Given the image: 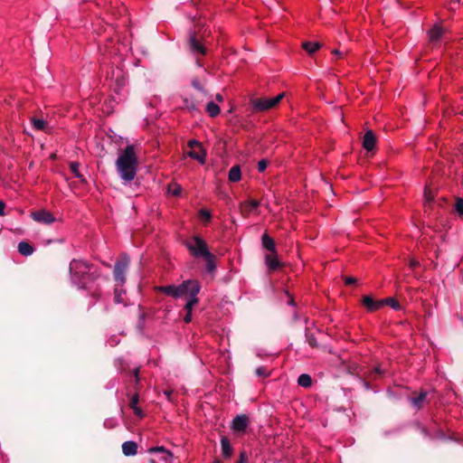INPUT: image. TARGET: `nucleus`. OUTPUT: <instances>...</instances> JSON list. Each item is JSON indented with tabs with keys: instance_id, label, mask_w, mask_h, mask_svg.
Instances as JSON below:
<instances>
[{
	"instance_id": "33",
	"label": "nucleus",
	"mask_w": 463,
	"mask_h": 463,
	"mask_svg": "<svg viewBox=\"0 0 463 463\" xmlns=\"http://www.w3.org/2000/svg\"><path fill=\"white\" fill-rule=\"evenodd\" d=\"M255 373L259 377H268L269 375V372L266 366L258 367L255 371Z\"/></svg>"
},
{
	"instance_id": "38",
	"label": "nucleus",
	"mask_w": 463,
	"mask_h": 463,
	"mask_svg": "<svg viewBox=\"0 0 463 463\" xmlns=\"http://www.w3.org/2000/svg\"><path fill=\"white\" fill-rule=\"evenodd\" d=\"M139 402L138 394H134L129 402L130 408L137 406V403Z\"/></svg>"
},
{
	"instance_id": "53",
	"label": "nucleus",
	"mask_w": 463,
	"mask_h": 463,
	"mask_svg": "<svg viewBox=\"0 0 463 463\" xmlns=\"http://www.w3.org/2000/svg\"><path fill=\"white\" fill-rule=\"evenodd\" d=\"M148 462H149V463H156V460H155V459H153V458H150Z\"/></svg>"
},
{
	"instance_id": "9",
	"label": "nucleus",
	"mask_w": 463,
	"mask_h": 463,
	"mask_svg": "<svg viewBox=\"0 0 463 463\" xmlns=\"http://www.w3.org/2000/svg\"><path fill=\"white\" fill-rule=\"evenodd\" d=\"M201 285L198 280H195L192 283V286L188 288L185 295L189 296V299L184 306V309L188 313H192L193 307L199 302L197 298L198 293L200 292Z\"/></svg>"
},
{
	"instance_id": "11",
	"label": "nucleus",
	"mask_w": 463,
	"mask_h": 463,
	"mask_svg": "<svg viewBox=\"0 0 463 463\" xmlns=\"http://www.w3.org/2000/svg\"><path fill=\"white\" fill-rule=\"evenodd\" d=\"M31 217L33 221L43 224H52L55 221L54 216L45 210L32 212Z\"/></svg>"
},
{
	"instance_id": "18",
	"label": "nucleus",
	"mask_w": 463,
	"mask_h": 463,
	"mask_svg": "<svg viewBox=\"0 0 463 463\" xmlns=\"http://www.w3.org/2000/svg\"><path fill=\"white\" fill-rule=\"evenodd\" d=\"M221 449L224 458H230L232 456L233 449L226 436H222L221 439Z\"/></svg>"
},
{
	"instance_id": "22",
	"label": "nucleus",
	"mask_w": 463,
	"mask_h": 463,
	"mask_svg": "<svg viewBox=\"0 0 463 463\" xmlns=\"http://www.w3.org/2000/svg\"><path fill=\"white\" fill-rule=\"evenodd\" d=\"M31 123L36 130L46 131L48 123L43 118H31Z\"/></svg>"
},
{
	"instance_id": "31",
	"label": "nucleus",
	"mask_w": 463,
	"mask_h": 463,
	"mask_svg": "<svg viewBox=\"0 0 463 463\" xmlns=\"http://www.w3.org/2000/svg\"><path fill=\"white\" fill-rule=\"evenodd\" d=\"M307 342L311 347H317V341L313 334H310L307 330L306 331Z\"/></svg>"
},
{
	"instance_id": "55",
	"label": "nucleus",
	"mask_w": 463,
	"mask_h": 463,
	"mask_svg": "<svg viewBox=\"0 0 463 463\" xmlns=\"http://www.w3.org/2000/svg\"><path fill=\"white\" fill-rule=\"evenodd\" d=\"M451 2H453V3H459L460 0H451Z\"/></svg>"
},
{
	"instance_id": "46",
	"label": "nucleus",
	"mask_w": 463,
	"mask_h": 463,
	"mask_svg": "<svg viewBox=\"0 0 463 463\" xmlns=\"http://www.w3.org/2000/svg\"><path fill=\"white\" fill-rule=\"evenodd\" d=\"M332 53H333L334 55H336V56H337V57H339V58H341V57L343 56L342 52H340L337 49H334V50L332 51Z\"/></svg>"
},
{
	"instance_id": "40",
	"label": "nucleus",
	"mask_w": 463,
	"mask_h": 463,
	"mask_svg": "<svg viewBox=\"0 0 463 463\" xmlns=\"http://www.w3.org/2000/svg\"><path fill=\"white\" fill-rule=\"evenodd\" d=\"M345 285H353L356 283V279L354 277H344Z\"/></svg>"
},
{
	"instance_id": "3",
	"label": "nucleus",
	"mask_w": 463,
	"mask_h": 463,
	"mask_svg": "<svg viewBox=\"0 0 463 463\" xmlns=\"http://www.w3.org/2000/svg\"><path fill=\"white\" fill-rule=\"evenodd\" d=\"M261 245L264 249L269 251L265 255V263L269 269L275 271L282 267V263L278 259V252L276 250V242L267 232L261 236Z\"/></svg>"
},
{
	"instance_id": "52",
	"label": "nucleus",
	"mask_w": 463,
	"mask_h": 463,
	"mask_svg": "<svg viewBox=\"0 0 463 463\" xmlns=\"http://www.w3.org/2000/svg\"><path fill=\"white\" fill-rule=\"evenodd\" d=\"M375 372H376L378 374H381V373H382V371H381L379 368H375Z\"/></svg>"
},
{
	"instance_id": "36",
	"label": "nucleus",
	"mask_w": 463,
	"mask_h": 463,
	"mask_svg": "<svg viewBox=\"0 0 463 463\" xmlns=\"http://www.w3.org/2000/svg\"><path fill=\"white\" fill-rule=\"evenodd\" d=\"M268 160L262 159L258 163V170L259 172H264L268 165Z\"/></svg>"
},
{
	"instance_id": "50",
	"label": "nucleus",
	"mask_w": 463,
	"mask_h": 463,
	"mask_svg": "<svg viewBox=\"0 0 463 463\" xmlns=\"http://www.w3.org/2000/svg\"><path fill=\"white\" fill-rule=\"evenodd\" d=\"M173 458V457H166V455H165V454H163V456H162V459H163L164 461H165V462H166L169 458Z\"/></svg>"
},
{
	"instance_id": "48",
	"label": "nucleus",
	"mask_w": 463,
	"mask_h": 463,
	"mask_svg": "<svg viewBox=\"0 0 463 463\" xmlns=\"http://www.w3.org/2000/svg\"><path fill=\"white\" fill-rule=\"evenodd\" d=\"M216 99H217L218 101H222V100H223V98H222V96L220 93H218V94L216 95Z\"/></svg>"
},
{
	"instance_id": "4",
	"label": "nucleus",
	"mask_w": 463,
	"mask_h": 463,
	"mask_svg": "<svg viewBox=\"0 0 463 463\" xmlns=\"http://www.w3.org/2000/svg\"><path fill=\"white\" fill-rule=\"evenodd\" d=\"M284 97L285 93L282 92L273 98L262 97L251 99L250 104L252 108V112H264L276 108Z\"/></svg>"
},
{
	"instance_id": "37",
	"label": "nucleus",
	"mask_w": 463,
	"mask_h": 463,
	"mask_svg": "<svg viewBox=\"0 0 463 463\" xmlns=\"http://www.w3.org/2000/svg\"><path fill=\"white\" fill-rule=\"evenodd\" d=\"M236 463H248V455L245 450L241 451L240 458Z\"/></svg>"
},
{
	"instance_id": "1",
	"label": "nucleus",
	"mask_w": 463,
	"mask_h": 463,
	"mask_svg": "<svg viewBox=\"0 0 463 463\" xmlns=\"http://www.w3.org/2000/svg\"><path fill=\"white\" fill-rule=\"evenodd\" d=\"M138 158L136 154L135 146L128 145L120 151L116 161L117 171L122 180L130 182L137 175Z\"/></svg>"
},
{
	"instance_id": "24",
	"label": "nucleus",
	"mask_w": 463,
	"mask_h": 463,
	"mask_svg": "<svg viewBox=\"0 0 463 463\" xmlns=\"http://www.w3.org/2000/svg\"><path fill=\"white\" fill-rule=\"evenodd\" d=\"M298 383L304 388H309L312 385V378L307 373H302L298 378Z\"/></svg>"
},
{
	"instance_id": "35",
	"label": "nucleus",
	"mask_w": 463,
	"mask_h": 463,
	"mask_svg": "<svg viewBox=\"0 0 463 463\" xmlns=\"http://www.w3.org/2000/svg\"><path fill=\"white\" fill-rule=\"evenodd\" d=\"M199 214L201 219L206 222H209L212 219L211 213L205 209H201Z\"/></svg>"
},
{
	"instance_id": "8",
	"label": "nucleus",
	"mask_w": 463,
	"mask_h": 463,
	"mask_svg": "<svg viewBox=\"0 0 463 463\" xmlns=\"http://www.w3.org/2000/svg\"><path fill=\"white\" fill-rule=\"evenodd\" d=\"M188 146L190 147V151H188L186 155L201 164H204L206 152L203 148L202 144L195 139H191L188 141Z\"/></svg>"
},
{
	"instance_id": "19",
	"label": "nucleus",
	"mask_w": 463,
	"mask_h": 463,
	"mask_svg": "<svg viewBox=\"0 0 463 463\" xmlns=\"http://www.w3.org/2000/svg\"><path fill=\"white\" fill-rule=\"evenodd\" d=\"M121 448H122V453L126 457H129V456L137 455L138 446H137V442L129 440V441H125L122 444Z\"/></svg>"
},
{
	"instance_id": "27",
	"label": "nucleus",
	"mask_w": 463,
	"mask_h": 463,
	"mask_svg": "<svg viewBox=\"0 0 463 463\" xmlns=\"http://www.w3.org/2000/svg\"><path fill=\"white\" fill-rule=\"evenodd\" d=\"M79 163L77 162H71L70 163V169L71 171L73 173L74 176L78 179H80V181L81 183H85L86 182V179L83 177V175L80 173L79 171Z\"/></svg>"
},
{
	"instance_id": "13",
	"label": "nucleus",
	"mask_w": 463,
	"mask_h": 463,
	"mask_svg": "<svg viewBox=\"0 0 463 463\" xmlns=\"http://www.w3.org/2000/svg\"><path fill=\"white\" fill-rule=\"evenodd\" d=\"M189 46L190 50L194 53H200L202 55H205L207 52V49L201 43L195 33L190 36Z\"/></svg>"
},
{
	"instance_id": "39",
	"label": "nucleus",
	"mask_w": 463,
	"mask_h": 463,
	"mask_svg": "<svg viewBox=\"0 0 463 463\" xmlns=\"http://www.w3.org/2000/svg\"><path fill=\"white\" fill-rule=\"evenodd\" d=\"M424 196L428 202L432 201L434 198V195L431 194V191L429 190L428 188H425Z\"/></svg>"
},
{
	"instance_id": "56",
	"label": "nucleus",
	"mask_w": 463,
	"mask_h": 463,
	"mask_svg": "<svg viewBox=\"0 0 463 463\" xmlns=\"http://www.w3.org/2000/svg\"><path fill=\"white\" fill-rule=\"evenodd\" d=\"M288 303H289L290 305H293V303H294L293 299L291 298V299L288 301Z\"/></svg>"
},
{
	"instance_id": "29",
	"label": "nucleus",
	"mask_w": 463,
	"mask_h": 463,
	"mask_svg": "<svg viewBox=\"0 0 463 463\" xmlns=\"http://www.w3.org/2000/svg\"><path fill=\"white\" fill-rule=\"evenodd\" d=\"M149 453L161 452L162 454L166 455V457H173V454L167 450L165 447H153L148 449Z\"/></svg>"
},
{
	"instance_id": "54",
	"label": "nucleus",
	"mask_w": 463,
	"mask_h": 463,
	"mask_svg": "<svg viewBox=\"0 0 463 463\" xmlns=\"http://www.w3.org/2000/svg\"><path fill=\"white\" fill-rule=\"evenodd\" d=\"M213 463H222L220 459H215Z\"/></svg>"
},
{
	"instance_id": "25",
	"label": "nucleus",
	"mask_w": 463,
	"mask_h": 463,
	"mask_svg": "<svg viewBox=\"0 0 463 463\" xmlns=\"http://www.w3.org/2000/svg\"><path fill=\"white\" fill-rule=\"evenodd\" d=\"M206 111L210 117L214 118L220 114V107L213 101H210L206 105Z\"/></svg>"
},
{
	"instance_id": "16",
	"label": "nucleus",
	"mask_w": 463,
	"mask_h": 463,
	"mask_svg": "<svg viewBox=\"0 0 463 463\" xmlns=\"http://www.w3.org/2000/svg\"><path fill=\"white\" fill-rule=\"evenodd\" d=\"M260 203L258 200L250 199L241 203V214L244 217H248L253 210H256L260 206Z\"/></svg>"
},
{
	"instance_id": "44",
	"label": "nucleus",
	"mask_w": 463,
	"mask_h": 463,
	"mask_svg": "<svg viewBox=\"0 0 463 463\" xmlns=\"http://www.w3.org/2000/svg\"><path fill=\"white\" fill-rule=\"evenodd\" d=\"M5 203L3 201H0V216L5 215Z\"/></svg>"
},
{
	"instance_id": "28",
	"label": "nucleus",
	"mask_w": 463,
	"mask_h": 463,
	"mask_svg": "<svg viewBox=\"0 0 463 463\" xmlns=\"http://www.w3.org/2000/svg\"><path fill=\"white\" fill-rule=\"evenodd\" d=\"M381 301L383 303V306H385V305L390 306L394 310L402 309V306L400 305L398 300L395 299L394 298H387L382 299Z\"/></svg>"
},
{
	"instance_id": "21",
	"label": "nucleus",
	"mask_w": 463,
	"mask_h": 463,
	"mask_svg": "<svg viewBox=\"0 0 463 463\" xmlns=\"http://www.w3.org/2000/svg\"><path fill=\"white\" fill-rule=\"evenodd\" d=\"M229 181L231 182H239L241 178V167L239 165H233L228 175Z\"/></svg>"
},
{
	"instance_id": "15",
	"label": "nucleus",
	"mask_w": 463,
	"mask_h": 463,
	"mask_svg": "<svg viewBox=\"0 0 463 463\" xmlns=\"http://www.w3.org/2000/svg\"><path fill=\"white\" fill-rule=\"evenodd\" d=\"M428 392L426 391H420L419 393L412 392L410 401L413 407L420 410L423 407V403L426 402Z\"/></svg>"
},
{
	"instance_id": "23",
	"label": "nucleus",
	"mask_w": 463,
	"mask_h": 463,
	"mask_svg": "<svg viewBox=\"0 0 463 463\" xmlns=\"http://www.w3.org/2000/svg\"><path fill=\"white\" fill-rule=\"evenodd\" d=\"M18 251L24 256H30L33 252V248L28 242L21 241L18 243Z\"/></svg>"
},
{
	"instance_id": "7",
	"label": "nucleus",
	"mask_w": 463,
	"mask_h": 463,
	"mask_svg": "<svg viewBox=\"0 0 463 463\" xmlns=\"http://www.w3.org/2000/svg\"><path fill=\"white\" fill-rule=\"evenodd\" d=\"M195 280L194 279H187L183 281L178 286L175 285H168V286H161L157 288V290L160 292L165 293L167 296L173 297L175 298L183 297L186 294L188 288L190 286H192V283H194Z\"/></svg>"
},
{
	"instance_id": "2",
	"label": "nucleus",
	"mask_w": 463,
	"mask_h": 463,
	"mask_svg": "<svg viewBox=\"0 0 463 463\" xmlns=\"http://www.w3.org/2000/svg\"><path fill=\"white\" fill-rule=\"evenodd\" d=\"M71 280L74 284L85 288L88 283L97 279L100 273L93 265L82 260H72L69 267Z\"/></svg>"
},
{
	"instance_id": "6",
	"label": "nucleus",
	"mask_w": 463,
	"mask_h": 463,
	"mask_svg": "<svg viewBox=\"0 0 463 463\" xmlns=\"http://www.w3.org/2000/svg\"><path fill=\"white\" fill-rule=\"evenodd\" d=\"M129 262V257L127 254H121L115 263L113 269L114 279L121 286L126 282V272Z\"/></svg>"
},
{
	"instance_id": "26",
	"label": "nucleus",
	"mask_w": 463,
	"mask_h": 463,
	"mask_svg": "<svg viewBox=\"0 0 463 463\" xmlns=\"http://www.w3.org/2000/svg\"><path fill=\"white\" fill-rule=\"evenodd\" d=\"M206 260L205 269L207 272L212 273L216 269V257L213 253H211L210 257L204 258Z\"/></svg>"
},
{
	"instance_id": "41",
	"label": "nucleus",
	"mask_w": 463,
	"mask_h": 463,
	"mask_svg": "<svg viewBox=\"0 0 463 463\" xmlns=\"http://www.w3.org/2000/svg\"><path fill=\"white\" fill-rule=\"evenodd\" d=\"M134 411V413L138 416V417H143V411L142 410L138 407V406H136V407H132L131 408Z\"/></svg>"
},
{
	"instance_id": "51",
	"label": "nucleus",
	"mask_w": 463,
	"mask_h": 463,
	"mask_svg": "<svg viewBox=\"0 0 463 463\" xmlns=\"http://www.w3.org/2000/svg\"><path fill=\"white\" fill-rule=\"evenodd\" d=\"M421 432L424 434V435H428V430L426 428L422 427L421 428Z\"/></svg>"
},
{
	"instance_id": "17",
	"label": "nucleus",
	"mask_w": 463,
	"mask_h": 463,
	"mask_svg": "<svg viewBox=\"0 0 463 463\" xmlns=\"http://www.w3.org/2000/svg\"><path fill=\"white\" fill-rule=\"evenodd\" d=\"M444 33L445 29L441 25L434 24L428 32L430 42L432 43H438L442 38Z\"/></svg>"
},
{
	"instance_id": "47",
	"label": "nucleus",
	"mask_w": 463,
	"mask_h": 463,
	"mask_svg": "<svg viewBox=\"0 0 463 463\" xmlns=\"http://www.w3.org/2000/svg\"><path fill=\"white\" fill-rule=\"evenodd\" d=\"M138 373H139V369L138 368L134 369L133 374L136 377L137 381H138Z\"/></svg>"
},
{
	"instance_id": "34",
	"label": "nucleus",
	"mask_w": 463,
	"mask_h": 463,
	"mask_svg": "<svg viewBox=\"0 0 463 463\" xmlns=\"http://www.w3.org/2000/svg\"><path fill=\"white\" fill-rule=\"evenodd\" d=\"M169 192L175 196H179L182 192V187L177 184L169 185Z\"/></svg>"
},
{
	"instance_id": "10",
	"label": "nucleus",
	"mask_w": 463,
	"mask_h": 463,
	"mask_svg": "<svg viewBox=\"0 0 463 463\" xmlns=\"http://www.w3.org/2000/svg\"><path fill=\"white\" fill-rule=\"evenodd\" d=\"M250 423V418L246 414H240L233 418L232 421V430L237 433H244Z\"/></svg>"
},
{
	"instance_id": "32",
	"label": "nucleus",
	"mask_w": 463,
	"mask_h": 463,
	"mask_svg": "<svg viewBox=\"0 0 463 463\" xmlns=\"http://www.w3.org/2000/svg\"><path fill=\"white\" fill-rule=\"evenodd\" d=\"M119 284L117 283V286H118ZM124 292L121 290V289H118V287L115 288V290H114V301L115 303L117 304H120V303H123V298H122V294Z\"/></svg>"
},
{
	"instance_id": "20",
	"label": "nucleus",
	"mask_w": 463,
	"mask_h": 463,
	"mask_svg": "<svg viewBox=\"0 0 463 463\" xmlns=\"http://www.w3.org/2000/svg\"><path fill=\"white\" fill-rule=\"evenodd\" d=\"M321 43L318 42H303L302 48L309 54H314L321 48Z\"/></svg>"
},
{
	"instance_id": "49",
	"label": "nucleus",
	"mask_w": 463,
	"mask_h": 463,
	"mask_svg": "<svg viewBox=\"0 0 463 463\" xmlns=\"http://www.w3.org/2000/svg\"><path fill=\"white\" fill-rule=\"evenodd\" d=\"M193 86L196 88L197 90H201V86L198 82H193Z\"/></svg>"
},
{
	"instance_id": "12",
	"label": "nucleus",
	"mask_w": 463,
	"mask_h": 463,
	"mask_svg": "<svg viewBox=\"0 0 463 463\" xmlns=\"http://www.w3.org/2000/svg\"><path fill=\"white\" fill-rule=\"evenodd\" d=\"M376 145V136L373 130H367L363 137V147L368 152L373 151Z\"/></svg>"
},
{
	"instance_id": "43",
	"label": "nucleus",
	"mask_w": 463,
	"mask_h": 463,
	"mask_svg": "<svg viewBox=\"0 0 463 463\" xmlns=\"http://www.w3.org/2000/svg\"><path fill=\"white\" fill-rule=\"evenodd\" d=\"M192 320V313L186 312L185 316L184 317V321L185 323H190Z\"/></svg>"
},
{
	"instance_id": "5",
	"label": "nucleus",
	"mask_w": 463,
	"mask_h": 463,
	"mask_svg": "<svg viewBox=\"0 0 463 463\" xmlns=\"http://www.w3.org/2000/svg\"><path fill=\"white\" fill-rule=\"evenodd\" d=\"M185 246L194 258H206L211 256L212 252L209 251L207 243L198 236L194 237L191 241H187Z\"/></svg>"
},
{
	"instance_id": "45",
	"label": "nucleus",
	"mask_w": 463,
	"mask_h": 463,
	"mask_svg": "<svg viewBox=\"0 0 463 463\" xmlns=\"http://www.w3.org/2000/svg\"><path fill=\"white\" fill-rule=\"evenodd\" d=\"M165 395L166 396V398L171 401V397H172V394H173V391L172 390H167V391H165L164 392Z\"/></svg>"
},
{
	"instance_id": "42",
	"label": "nucleus",
	"mask_w": 463,
	"mask_h": 463,
	"mask_svg": "<svg viewBox=\"0 0 463 463\" xmlns=\"http://www.w3.org/2000/svg\"><path fill=\"white\" fill-rule=\"evenodd\" d=\"M409 265L411 269H415L416 267H418L420 265V262L418 260L412 259L410 260Z\"/></svg>"
},
{
	"instance_id": "30",
	"label": "nucleus",
	"mask_w": 463,
	"mask_h": 463,
	"mask_svg": "<svg viewBox=\"0 0 463 463\" xmlns=\"http://www.w3.org/2000/svg\"><path fill=\"white\" fill-rule=\"evenodd\" d=\"M454 208L459 216H463V198H461V197L456 198Z\"/></svg>"
},
{
	"instance_id": "14",
	"label": "nucleus",
	"mask_w": 463,
	"mask_h": 463,
	"mask_svg": "<svg viewBox=\"0 0 463 463\" xmlns=\"http://www.w3.org/2000/svg\"><path fill=\"white\" fill-rule=\"evenodd\" d=\"M362 304L370 312L376 311L383 307V303L381 300H374L371 296H364L362 298Z\"/></svg>"
}]
</instances>
